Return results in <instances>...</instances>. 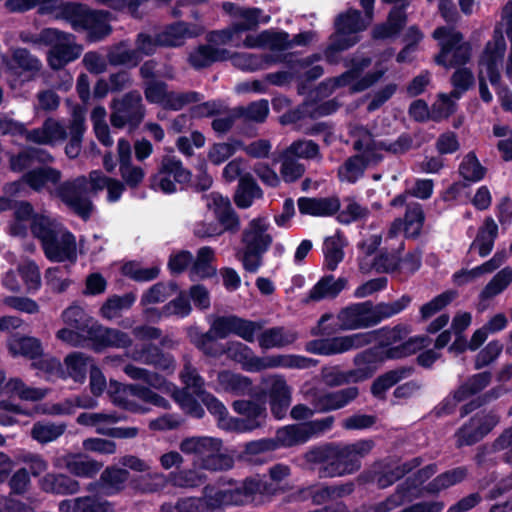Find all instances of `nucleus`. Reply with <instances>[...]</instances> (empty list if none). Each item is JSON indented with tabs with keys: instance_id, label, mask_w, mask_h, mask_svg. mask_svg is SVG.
I'll return each mask as SVG.
<instances>
[{
	"instance_id": "052dcab7",
	"label": "nucleus",
	"mask_w": 512,
	"mask_h": 512,
	"mask_svg": "<svg viewBox=\"0 0 512 512\" xmlns=\"http://www.w3.org/2000/svg\"><path fill=\"white\" fill-rule=\"evenodd\" d=\"M345 240L340 235L327 237L323 243L324 264L327 270H336L344 258Z\"/></svg>"
},
{
	"instance_id": "a19ab883",
	"label": "nucleus",
	"mask_w": 512,
	"mask_h": 512,
	"mask_svg": "<svg viewBox=\"0 0 512 512\" xmlns=\"http://www.w3.org/2000/svg\"><path fill=\"white\" fill-rule=\"evenodd\" d=\"M347 284L348 280L345 277L335 279L332 275L324 276L312 287L305 302L335 298L346 288Z\"/></svg>"
},
{
	"instance_id": "2f4dec72",
	"label": "nucleus",
	"mask_w": 512,
	"mask_h": 512,
	"mask_svg": "<svg viewBox=\"0 0 512 512\" xmlns=\"http://www.w3.org/2000/svg\"><path fill=\"white\" fill-rule=\"evenodd\" d=\"M85 120V109L78 105L73 107L71 119L68 124L70 139L65 146V154L70 159L77 158L81 152L83 136L86 131Z\"/></svg>"
},
{
	"instance_id": "5fc2aeb1",
	"label": "nucleus",
	"mask_w": 512,
	"mask_h": 512,
	"mask_svg": "<svg viewBox=\"0 0 512 512\" xmlns=\"http://www.w3.org/2000/svg\"><path fill=\"white\" fill-rule=\"evenodd\" d=\"M131 488L141 494L156 493L167 486V477L160 472H151L135 476L130 479Z\"/></svg>"
},
{
	"instance_id": "412c9836",
	"label": "nucleus",
	"mask_w": 512,
	"mask_h": 512,
	"mask_svg": "<svg viewBox=\"0 0 512 512\" xmlns=\"http://www.w3.org/2000/svg\"><path fill=\"white\" fill-rule=\"evenodd\" d=\"M131 145L124 138L117 143V154L119 162V173L122 182L131 189L138 188L146 175L144 168L132 162Z\"/></svg>"
},
{
	"instance_id": "473e14b6",
	"label": "nucleus",
	"mask_w": 512,
	"mask_h": 512,
	"mask_svg": "<svg viewBox=\"0 0 512 512\" xmlns=\"http://www.w3.org/2000/svg\"><path fill=\"white\" fill-rule=\"evenodd\" d=\"M229 57V50L214 47L207 43L193 48L188 54L187 61L193 69L201 70L210 67L216 62L226 61Z\"/></svg>"
},
{
	"instance_id": "69168bd1",
	"label": "nucleus",
	"mask_w": 512,
	"mask_h": 512,
	"mask_svg": "<svg viewBox=\"0 0 512 512\" xmlns=\"http://www.w3.org/2000/svg\"><path fill=\"white\" fill-rule=\"evenodd\" d=\"M217 380L222 390L236 395L245 394L251 389V381L249 378L230 371L220 372Z\"/></svg>"
},
{
	"instance_id": "ddd939ff",
	"label": "nucleus",
	"mask_w": 512,
	"mask_h": 512,
	"mask_svg": "<svg viewBox=\"0 0 512 512\" xmlns=\"http://www.w3.org/2000/svg\"><path fill=\"white\" fill-rule=\"evenodd\" d=\"M151 388L152 387L150 386L147 387L140 384L119 386L113 395V403L132 412L144 411L140 405L132 399L133 397H136L146 403H150L164 409H169L170 404L168 400L155 393Z\"/></svg>"
},
{
	"instance_id": "f8f14e48",
	"label": "nucleus",
	"mask_w": 512,
	"mask_h": 512,
	"mask_svg": "<svg viewBox=\"0 0 512 512\" xmlns=\"http://www.w3.org/2000/svg\"><path fill=\"white\" fill-rule=\"evenodd\" d=\"M53 36L51 43L48 44L50 50L47 54V62L52 70H60L78 59L83 47L76 42V37L71 33L54 28Z\"/></svg>"
},
{
	"instance_id": "680f3d73",
	"label": "nucleus",
	"mask_w": 512,
	"mask_h": 512,
	"mask_svg": "<svg viewBox=\"0 0 512 512\" xmlns=\"http://www.w3.org/2000/svg\"><path fill=\"white\" fill-rule=\"evenodd\" d=\"M278 447H292L308 441L306 432L301 424L287 425L277 430L273 439Z\"/></svg>"
},
{
	"instance_id": "6e6d98bb",
	"label": "nucleus",
	"mask_w": 512,
	"mask_h": 512,
	"mask_svg": "<svg viewBox=\"0 0 512 512\" xmlns=\"http://www.w3.org/2000/svg\"><path fill=\"white\" fill-rule=\"evenodd\" d=\"M350 135L353 139V149L358 154L370 156H383L379 152V141L374 139L373 134L364 126H354L350 129Z\"/></svg>"
},
{
	"instance_id": "423d86ee",
	"label": "nucleus",
	"mask_w": 512,
	"mask_h": 512,
	"mask_svg": "<svg viewBox=\"0 0 512 512\" xmlns=\"http://www.w3.org/2000/svg\"><path fill=\"white\" fill-rule=\"evenodd\" d=\"M433 38L440 46V52L434 58L438 65L452 68L465 65L470 61L471 44L464 41L463 34L453 27H438L433 32Z\"/></svg>"
},
{
	"instance_id": "f257e3e1",
	"label": "nucleus",
	"mask_w": 512,
	"mask_h": 512,
	"mask_svg": "<svg viewBox=\"0 0 512 512\" xmlns=\"http://www.w3.org/2000/svg\"><path fill=\"white\" fill-rule=\"evenodd\" d=\"M374 442L363 439L350 444L326 443L314 446L304 454L312 469L318 467L319 478L350 475L361 468V459L370 453Z\"/></svg>"
},
{
	"instance_id": "a211bd4d",
	"label": "nucleus",
	"mask_w": 512,
	"mask_h": 512,
	"mask_svg": "<svg viewBox=\"0 0 512 512\" xmlns=\"http://www.w3.org/2000/svg\"><path fill=\"white\" fill-rule=\"evenodd\" d=\"M419 496V487L411 477H407L403 482L398 484L395 491L383 501L371 505H363L354 512H392L403 504L412 502Z\"/></svg>"
},
{
	"instance_id": "ea45409f",
	"label": "nucleus",
	"mask_w": 512,
	"mask_h": 512,
	"mask_svg": "<svg viewBox=\"0 0 512 512\" xmlns=\"http://www.w3.org/2000/svg\"><path fill=\"white\" fill-rule=\"evenodd\" d=\"M297 204L301 214L318 217L331 216L340 209V200L335 196L324 198L301 197Z\"/></svg>"
},
{
	"instance_id": "09e8293b",
	"label": "nucleus",
	"mask_w": 512,
	"mask_h": 512,
	"mask_svg": "<svg viewBox=\"0 0 512 512\" xmlns=\"http://www.w3.org/2000/svg\"><path fill=\"white\" fill-rule=\"evenodd\" d=\"M501 450H507L503 459L512 465V427L504 431L490 446H480L475 460L478 465H484L487 462V456Z\"/></svg>"
},
{
	"instance_id": "bf43d9fd",
	"label": "nucleus",
	"mask_w": 512,
	"mask_h": 512,
	"mask_svg": "<svg viewBox=\"0 0 512 512\" xmlns=\"http://www.w3.org/2000/svg\"><path fill=\"white\" fill-rule=\"evenodd\" d=\"M491 380L492 374L488 371L472 375L455 389V398L467 400L484 390L491 383Z\"/></svg>"
},
{
	"instance_id": "cd10ccee",
	"label": "nucleus",
	"mask_w": 512,
	"mask_h": 512,
	"mask_svg": "<svg viewBox=\"0 0 512 512\" xmlns=\"http://www.w3.org/2000/svg\"><path fill=\"white\" fill-rule=\"evenodd\" d=\"M388 4H396L390 11L386 23L374 27L372 34L375 39H388L397 36L407 22L405 13L406 7L409 5L407 0H382Z\"/></svg>"
},
{
	"instance_id": "393cba45",
	"label": "nucleus",
	"mask_w": 512,
	"mask_h": 512,
	"mask_svg": "<svg viewBox=\"0 0 512 512\" xmlns=\"http://www.w3.org/2000/svg\"><path fill=\"white\" fill-rule=\"evenodd\" d=\"M204 28L198 24H190L184 21H177L166 26L158 35L160 47H180L186 39L201 35Z\"/></svg>"
},
{
	"instance_id": "8fccbe9b",
	"label": "nucleus",
	"mask_w": 512,
	"mask_h": 512,
	"mask_svg": "<svg viewBox=\"0 0 512 512\" xmlns=\"http://www.w3.org/2000/svg\"><path fill=\"white\" fill-rule=\"evenodd\" d=\"M215 259L214 250L209 246L201 247L197 256L191 263L189 276L192 281L206 279L216 274V268L212 265Z\"/></svg>"
},
{
	"instance_id": "9d476101",
	"label": "nucleus",
	"mask_w": 512,
	"mask_h": 512,
	"mask_svg": "<svg viewBox=\"0 0 512 512\" xmlns=\"http://www.w3.org/2000/svg\"><path fill=\"white\" fill-rule=\"evenodd\" d=\"M507 49L505 38L501 31L495 30L492 39L489 40L479 56L478 69L480 75H486L493 87L501 84L499 67L503 62Z\"/></svg>"
},
{
	"instance_id": "7ed1b4c3",
	"label": "nucleus",
	"mask_w": 512,
	"mask_h": 512,
	"mask_svg": "<svg viewBox=\"0 0 512 512\" xmlns=\"http://www.w3.org/2000/svg\"><path fill=\"white\" fill-rule=\"evenodd\" d=\"M269 227L265 217H257L249 221L242 231L243 247L237 251L236 258L248 273H256L263 265V256L273 243Z\"/></svg>"
},
{
	"instance_id": "0e129e2a",
	"label": "nucleus",
	"mask_w": 512,
	"mask_h": 512,
	"mask_svg": "<svg viewBox=\"0 0 512 512\" xmlns=\"http://www.w3.org/2000/svg\"><path fill=\"white\" fill-rule=\"evenodd\" d=\"M91 362V358L82 352H73L64 359L68 375L76 382L84 381L88 368L94 366Z\"/></svg>"
},
{
	"instance_id": "de8ad7c7",
	"label": "nucleus",
	"mask_w": 512,
	"mask_h": 512,
	"mask_svg": "<svg viewBox=\"0 0 512 512\" xmlns=\"http://www.w3.org/2000/svg\"><path fill=\"white\" fill-rule=\"evenodd\" d=\"M107 61L112 66L136 67L141 62L128 40H122L107 50Z\"/></svg>"
},
{
	"instance_id": "49530a36",
	"label": "nucleus",
	"mask_w": 512,
	"mask_h": 512,
	"mask_svg": "<svg viewBox=\"0 0 512 512\" xmlns=\"http://www.w3.org/2000/svg\"><path fill=\"white\" fill-rule=\"evenodd\" d=\"M229 59L232 65L238 69L248 72L263 70L273 63L279 61L278 58L270 54H252V53H234L230 54Z\"/></svg>"
},
{
	"instance_id": "e2e57ef3",
	"label": "nucleus",
	"mask_w": 512,
	"mask_h": 512,
	"mask_svg": "<svg viewBox=\"0 0 512 512\" xmlns=\"http://www.w3.org/2000/svg\"><path fill=\"white\" fill-rule=\"evenodd\" d=\"M166 477L167 484L179 488H195L206 482V475L196 469H179Z\"/></svg>"
},
{
	"instance_id": "f704fd0d",
	"label": "nucleus",
	"mask_w": 512,
	"mask_h": 512,
	"mask_svg": "<svg viewBox=\"0 0 512 512\" xmlns=\"http://www.w3.org/2000/svg\"><path fill=\"white\" fill-rule=\"evenodd\" d=\"M55 466H64L70 474L76 477L93 478L102 468V463L89 459L81 454H67L54 463Z\"/></svg>"
},
{
	"instance_id": "4be33fe9",
	"label": "nucleus",
	"mask_w": 512,
	"mask_h": 512,
	"mask_svg": "<svg viewBox=\"0 0 512 512\" xmlns=\"http://www.w3.org/2000/svg\"><path fill=\"white\" fill-rule=\"evenodd\" d=\"M45 256L55 262L75 261L77 257L75 237L64 229L57 233L43 247Z\"/></svg>"
},
{
	"instance_id": "1a4fd4ad",
	"label": "nucleus",
	"mask_w": 512,
	"mask_h": 512,
	"mask_svg": "<svg viewBox=\"0 0 512 512\" xmlns=\"http://www.w3.org/2000/svg\"><path fill=\"white\" fill-rule=\"evenodd\" d=\"M55 193L78 216L85 220L90 217L94 206L90 198L86 176H78L60 183Z\"/></svg>"
},
{
	"instance_id": "f03ea898",
	"label": "nucleus",
	"mask_w": 512,
	"mask_h": 512,
	"mask_svg": "<svg viewBox=\"0 0 512 512\" xmlns=\"http://www.w3.org/2000/svg\"><path fill=\"white\" fill-rule=\"evenodd\" d=\"M411 297L403 295L393 302L364 301L350 304L337 314L339 329L342 331L360 330L374 327L383 320L403 311L410 303Z\"/></svg>"
},
{
	"instance_id": "2eb2a0df",
	"label": "nucleus",
	"mask_w": 512,
	"mask_h": 512,
	"mask_svg": "<svg viewBox=\"0 0 512 512\" xmlns=\"http://www.w3.org/2000/svg\"><path fill=\"white\" fill-rule=\"evenodd\" d=\"M421 463L422 459L420 457L413 458L402 464L380 462L374 465L368 475H362L361 478L366 477V481L374 482L378 488L385 489L419 467Z\"/></svg>"
},
{
	"instance_id": "c756f323",
	"label": "nucleus",
	"mask_w": 512,
	"mask_h": 512,
	"mask_svg": "<svg viewBox=\"0 0 512 512\" xmlns=\"http://www.w3.org/2000/svg\"><path fill=\"white\" fill-rule=\"evenodd\" d=\"M55 158L46 149L28 146L17 154L9 156V167L13 172H23L34 164L48 165L53 163Z\"/></svg>"
},
{
	"instance_id": "13d9d810",
	"label": "nucleus",
	"mask_w": 512,
	"mask_h": 512,
	"mask_svg": "<svg viewBox=\"0 0 512 512\" xmlns=\"http://www.w3.org/2000/svg\"><path fill=\"white\" fill-rule=\"evenodd\" d=\"M262 195V190L256 181L250 175H246L239 180L234 194V202L237 207L246 209L253 204L254 199H259Z\"/></svg>"
},
{
	"instance_id": "0eeeda50",
	"label": "nucleus",
	"mask_w": 512,
	"mask_h": 512,
	"mask_svg": "<svg viewBox=\"0 0 512 512\" xmlns=\"http://www.w3.org/2000/svg\"><path fill=\"white\" fill-rule=\"evenodd\" d=\"M110 123L114 128L137 129L146 115L143 98L138 90H130L110 103Z\"/></svg>"
},
{
	"instance_id": "4c0bfd02",
	"label": "nucleus",
	"mask_w": 512,
	"mask_h": 512,
	"mask_svg": "<svg viewBox=\"0 0 512 512\" xmlns=\"http://www.w3.org/2000/svg\"><path fill=\"white\" fill-rule=\"evenodd\" d=\"M10 55L11 61L8 63L7 68L14 74L27 73L36 75L42 69L41 60L26 48L11 47Z\"/></svg>"
},
{
	"instance_id": "bb28decb",
	"label": "nucleus",
	"mask_w": 512,
	"mask_h": 512,
	"mask_svg": "<svg viewBox=\"0 0 512 512\" xmlns=\"http://www.w3.org/2000/svg\"><path fill=\"white\" fill-rule=\"evenodd\" d=\"M130 358L168 373H173L176 368L174 357L168 353H164L157 345L151 343L133 349Z\"/></svg>"
},
{
	"instance_id": "dca6fc26",
	"label": "nucleus",
	"mask_w": 512,
	"mask_h": 512,
	"mask_svg": "<svg viewBox=\"0 0 512 512\" xmlns=\"http://www.w3.org/2000/svg\"><path fill=\"white\" fill-rule=\"evenodd\" d=\"M499 418L493 412L477 413L456 432L457 447L470 446L479 442L498 423Z\"/></svg>"
},
{
	"instance_id": "603ef678",
	"label": "nucleus",
	"mask_w": 512,
	"mask_h": 512,
	"mask_svg": "<svg viewBox=\"0 0 512 512\" xmlns=\"http://www.w3.org/2000/svg\"><path fill=\"white\" fill-rule=\"evenodd\" d=\"M8 347L13 355H21L30 360H36L43 354L42 343L35 337L14 335L9 340Z\"/></svg>"
},
{
	"instance_id": "aec40b11",
	"label": "nucleus",
	"mask_w": 512,
	"mask_h": 512,
	"mask_svg": "<svg viewBox=\"0 0 512 512\" xmlns=\"http://www.w3.org/2000/svg\"><path fill=\"white\" fill-rule=\"evenodd\" d=\"M129 480L130 473L127 469L108 466L101 472L98 480L87 485L86 490L106 497L114 496L125 490Z\"/></svg>"
},
{
	"instance_id": "c03bdc74",
	"label": "nucleus",
	"mask_w": 512,
	"mask_h": 512,
	"mask_svg": "<svg viewBox=\"0 0 512 512\" xmlns=\"http://www.w3.org/2000/svg\"><path fill=\"white\" fill-rule=\"evenodd\" d=\"M110 16L111 13L108 11L93 9L82 28V31L87 32V39L90 42L101 41L111 34Z\"/></svg>"
},
{
	"instance_id": "c9c22d12",
	"label": "nucleus",
	"mask_w": 512,
	"mask_h": 512,
	"mask_svg": "<svg viewBox=\"0 0 512 512\" xmlns=\"http://www.w3.org/2000/svg\"><path fill=\"white\" fill-rule=\"evenodd\" d=\"M101 494L77 497L73 500H62L59 503L61 512L72 509V512H114L111 502L101 497Z\"/></svg>"
},
{
	"instance_id": "9b49d317",
	"label": "nucleus",
	"mask_w": 512,
	"mask_h": 512,
	"mask_svg": "<svg viewBox=\"0 0 512 512\" xmlns=\"http://www.w3.org/2000/svg\"><path fill=\"white\" fill-rule=\"evenodd\" d=\"M210 329L218 339H225L230 334L237 335L247 342H254L255 334L262 330L263 324L240 318L236 315L213 316L209 318Z\"/></svg>"
},
{
	"instance_id": "e433bc0d",
	"label": "nucleus",
	"mask_w": 512,
	"mask_h": 512,
	"mask_svg": "<svg viewBox=\"0 0 512 512\" xmlns=\"http://www.w3.org/2000/svg\"><path fill=\"white\" fill-rule=\"evenodd\" d=\"M90 342H92L96 348L113 347L124 349L131 347L133 340L129 334L124 331L109 328L98 323L90 338Z\"/></svg>"
},
{
	"instance_id": "774afa93",
	"label": "nucleus",
	"mask_w": 512,
	"mask_h": 512,
	"mask_svg": "<svg viewBox=\"0 0 512 512\" xmlns=\"http://www.w3.org/2000/svg\"><path fill=\"white\" fill-rule=\"evenodd\" d=\"M512 282V268L509 266L501 269L493 278L486 284L480 292L481 300L492 299L493 297L502 293Z\"/></svg>"
},
{
	"instance_id": "4468645a",
	"label": "nucleus",
	"mask_w": 512,
	"mask_h": 512,
	"mask_svg": "<svg viewBox=\"0 0 512 512\" xmlns=\"http://www.w3.org/2000/svg\"><path fill=\"white\" fill-rule=\"evenodd\" d=\"M233 409L241 417H232L229 420L227 430L247 432L261 427L266 418V407L263 403L252 400H237L233 402Z\"/></svg>"
},
{
	"instance_id": "a18cd8bd",
	"label": "nucleus",
	"mask_w": 512,
	"mask_h": 512,
	"mask_svg": "<svg viewBox=\"0 0 512 512\" xmlns=\"http://www.w3.org/2000/svg\"><path fill=\"white\" fill-rule=\"evenodd\" d=\"M60 170L51 166H43L27 171L23 174V182L36 192L42 191L48 183L53 185L61 181Z\"/></svg>"
},
{
	"instance_id": "3c124183",
	"label": "nucleus",
	"mask_w": 512,
	"mask_h": 512,
	"mask_svg": "<svg viewBox=\"0 0 512 512\" xmlns=\"http://www.w3.org/2000/svg\"><path fill=\"white\" fill-rule=\"evenodd\" d=\"M188 335L190 342L204 355L214 358L223 355V344L217 342L218 338L210 328L207 332L191 329Z\"/></svg>"
},
{
	"instance_id": "864d4df0",
	"label": "nucleus",
	"mask_w": 512,
	"mask_h": 512,
	"mask_svg": "<svg viewBox=\"0 0 512 512\" xmlns=\"http://www.w3.org/2000/svg\"><path fill=\"white\" fill-rule=\"evenodd\" d=\"M497 235V224L492 218H486L484 224L479 228L476 238L471 243L470 250L478 249V253L481 257L487 256L493 249Z\"/></svg>"
},
{
	"instance_id": "6e6552de",
	"label": "nucleus",
	"mask_w": 512,
	"mask_h": 512,
	"mask_svg": "<svg viewBox=\"0 0 512 512\" xmlns=\"http://www.w3.org/2000/svg\"><path fill=\"white\" fill-rule=\"evenodd\" d=\"M376 341L374 330L345 336L316 339L306 343L305 350L317 355H335L360 349Z\"/></svg>"
},
{
	"instance_id": "6ab92c4d",
	"label": "nucleus",
	"mask_w": 512,
	"mask_h": 512,
	"mask_svg": "<svg viewBox=\"0 0 512 512\" xmlns=\"http://www.w3.org/2000/svg\"><path fill=\"white\" fill-rule=\"evenodd\" d=\"M269 398L271 413L277 419H282L291 404L292 389L282 375H268L262 381Z\"/></svg>"
},
{
	"instance_id": "338daca9",
	"label": "nucleus",
	"mask_w": 512,
	"mask_h": 512,
	"mask_svg": "<svg viewBox=\"0 0 512 512\" xmlns=\"http://www.w3.org/2000/svg\"><path fill=\"white\" fill-rule=\"evenodd\" d=\"M66 424L53 422H36L31 429V436L41 444L57 440L66 431Z\"/></svg>"
},
{
	"instance_id": "b1692460",
	"label": "nucleus",
	"mask_w": 512,
	"mask_h": 512,
	"mask_svg": "<svg viewBox=\"0 0 512 512\" xmlns=\"http://www.w3.org/2000/svg\"><path fill=\"white\" fill-rule=\"evenodd\" d=\"M223 355L240 363L242 367L251 372H259L267 369L268 356L259 357L254 354L251 348L239 341H229L223 344Z\"/></svg>"
},
{
	"instance_id": "39448f33",
	"label": "nucleus",
	"mask_w": 512,
	"mask_h": 512,
	"mask_svg": "<svg viewBox=\"0 0 512 512\" xmlns=\"http://www.w3.org/2000/svg\"><path fill=\"white\" fill-rule=\"evenodd\" d=\"M369 23L356 9L339 14L335 19L336 31L330 36L329 45L324 51L326 61L330 64L338 63L339 53L358 43L360 39L357 33L365 30Z\"/></svg>"
},
{
	"instance_id": "79ce46f5",
	"label": "nucleus",
	"mask_w": 512,
	"mask_h": 512,
	"mask_svg": "<svg viewBox=\"0 0 512 512\" xmlns=\"http://www.w3.org/2000/svg\"><path fill=\"white\" fill-rule=\"evenodd\" d=\"M61 318L66 326L86 334L89 340L98 324L81 306L76 304L67 307L62 312Z\"/></svg>"
},
{
	"instance_id": "72a5a7b5",
	"label": "nucleus",
	"mask_w": 512,
	"mask_h": 512,
	"mask_svg": "<svg viewBox=\"0 0 512 512\" xmlns=\"http://www.w3.org/2000/svg\"><path fill=\"white\" fill-rule=\"evenodd\" d=\"M179 449L184 454L194 455L201 465L210 453L222 449V441L208 436L187 437L180 442Z\"/></svg>"
},
{
	"instance_id": "5701e85b",
	"label": "nucleus",
	"mask_w": 512,
	"mask_h": 512,
	"mask_svg": "<svg viewBox=\"0 0 512 512\" xmlns=\"http://www.w3.org/2000/svg\"><path fill=\"white\" fill-rule=\"evenodd\" d=\"M39 489L54 496H69L80 492L81 485L78 480L62 472H46L38 479Z\"/></svg>"
},
{
	"instance_id": "37998d69",
	"label": "nucleus",
	"mask_w": 512,
	"mask_h": 512,
	"mask_svg": "<svg viewBox=\"0 0 512 512\" xmlns=\"http://www.w3.org/2000/svg\"><path fill=\"white\" fill-rule=\"evenodd\" d=\"M298 339V333L284 326L271 327L258 336L259 346L263 349L283 348L293 344Z\"/></svg>"
},
{
	"instance_id": "f3484780",
	"label": "nucleus",
	"mask_w": 512,
	"mask_h": 512,
	"mask_svg": "<svg viewBox=\"0 0 512 512\" xmlns=\"http://www.w3.org/2000/svg\"><path fill=\"white\" fill-rule=\"evenodd\" d=\"M312 407L318 413H328L345 408L359 396V388L346 387L336 391L319 392L316 389L308 392Z\"/></svg>"
},
{
	"instance_id": "4d7b16f0",
	"label": "nucleus",
	"mask_w": 512,
	"mask_h": 512,
	"mask_svg": "<svg viewBox=\"0 0 512 512\" xmlns=\"http://www.w3.org/2000/svg\"><path fill=\"white\" fill-rule=\"evenodd\" d=\"M135 300L136 296L133 293L113 295L102 304L99 314L106 320H114L119 318L124 311L129 310L133 306Z\"/></svg>"
},
{
	"instance_id": "20e7f679",
	"label": "nucleus",
	"mask_w": 512,
	"mask_h": 512,
	"mask_svg": "<svg viewBox=\"0 0 512 512\" xmlns=\"http://www.w3.org/2000/svg\"><path fill=\"white\" fill-rule=\"evenodd\" d=\"M426 337H415L408 341L388 349L382 346H373L354 357V369L359 381L366 380L373 376L381 364L386 359H401L416 353L419 349L426 346Z\"/></svg>"
},
{
	"instance_id": "58836bf2",
	"label": "nucleus",
	"mask_w": 512,
	"mask_h": 512,
	"mask_svg": "<svg viewBox=\"0 0 512 512\" xmlns=\"http://www.w3.org/2000/svg\"><path fill=\"white\" fill-rule=\"evenodd\" d=\"M424 211L419 203H410L406 207L404 220L396 219L390 229V234L397 233L404 225V233L408 238L420 235L424 223Z\"/></svg>"
},
{
	"instance_id": "c85d7f7f",
	"label": "nucleus",
	"mask_w": 512,
	"mask_h": 512,
	"mask_svg": "<svg viewBox=\"0 0 512 512\" xmlns=\"http://www.w3.org/2000/svg\"><path fill=\"white\" fill-rule=\"evenodd\" d=\"M383 160V156H365L355 154L348 157L338 168V178L341 182L350 184L356 183L363 177L365 170L370 166H375Z\"/></svg>"
},
{
	"instance_id": "a878e982",
	"label": "nucleus",
	"mask_w": 512,
	"mask_h": 512,
	"mask_svg": "<svg viewBox=\"0 0 512 512\" xmlns=\"http://www.w3.org/2000/svg\"><path fill=\"white\" fill-rule=\"evenodd\" d=\"M207 206L213 210L216 219L222 225L221 231L235 234L240 230V217L227 197H223L219 193H211L208 196Z\"/></svg>"
},
{
	"instance_id": "7c9ffc66",
	"label": "nucleus",
	"mask_w": 512,
	"mask_h": 512,
	"mask_svg": "<svg viewBox=\"0 0 512 512\" xmlns=\"http://www.w3.org/2000/svg\"><path fill=\"white\" fill-rule=\"evenodd\" d=\"M92 11L93 9L85 4L65 2L59 5H52L50 14H52L55 19L65 20L70 23L75 31H82Z\"/></svg>"
}]
</instances>
